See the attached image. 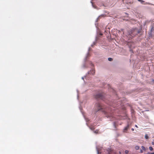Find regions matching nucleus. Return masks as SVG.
Listing matches in <instances>:
<instances>
[{
	"mask_svg": "<svg viewBox=\"0 0 154 154\" xmlns=\"http://www.w3.org/2000/svg\"><path fill=\"white\" fill-rule=\"evenodd\" d=\"M141 148L143 150H146L144 146H142Z\"/></svg>",
	"mask_w": 154,
	"mask_h": 154,
	"instance_id": "9b49d317",
	"label": "nucleus"
},
{
	"mask_svg": "<svg viewBox=\"0 0 154 154\" xmlns=\"http://www.w3.org/2000/svg\"><path fill=\"white\" fill-rule=\"evenodd\" d=\"M149 149L150 151H152L153 150V148L151 146H149Z\"/></svg>",
	"mask_w": 154,
	"mask_h": 154,
	"instance_id": "1a4fd4ad",
	"label": "nucleus"
},
{
	"mask_svg": "<svg viewBox=\"0 0 154 154\" xmlns=\"http://www.w3.org/2000/svg\"><path fill=\"white\" fill-rule=\"evenodd\" d=\"M148 154H154V152L153 153H149Z\"/></svg>",
	"mask_w": 154,
	"mask_h": 154,
	"instance_id": "dca6fc26",
	"label": "nucleus"
},
{
	"mask_svg": "<svg viewBox=\"0 0 154 154\" xmlns=\"http://www.w3.org/2000/svg\"><path fill=\"white\" fill-rule=\"evenodd\" d=\"M108 60L109 61H112V59L111 58H108Z\"/></svg>",
	"mask_w": 154,
	"mask_h": 154,
	"instance_id": "9d476101",
	"label": "nucleus"
},
{
	"mask_svg": "<svg viewBox=\"0 0 154 154\" xmlns=\"http://www.w3.org/2000/svg\"><path fill=\"white\" fill-rule=\"evenodd\" d=\"M129 128V125H127V126L126 127H125V128H124V131L125 132H126V131L128 130V129Z\"/></svg>",
	"mask_w": 154,
	"mask_h": 154,
	"instance_id": "f03ea898",
	"label": "nucleus"
},
{
	"mask_svg": "<svg viewBox=\"0 0 154 154\" xmlns=\"http://www.w3.org/2000/svg\"><path fill=\"white\" fill-rule=\"evenodd\" d=\"M125 152L126 154L128 153V150H126L125 151Z\"/></svg>",
	"mask_w": 154,
	"mask_h": 154,
	"instance_id": "ddd939ff",
	"label": "nucleus"
},
{
	"mask_svg": "<svg viewBox=\"0 0 154 154\" xmlns=\"http://www.w3.org/2000/svg\"><path fill=\"white\" fill-rule=\"evenodd\" d=\"M135 126L137 128H138V126L137 125H135Z\"/></svg>",
	"mask_w": 154,
	"mask_h": 154,
	"instance_id": "f3484780",
	"label": "nucleus"
},
{
	"mask_svg": "<svg viewBox=\"0 0 154 154\" xmlns=\"http://www.w3.org/2000/svg\"><path fill=\"white\" fill-rule=\"evenodd\" d=\"M108 154H116L112 150H110L108 152Z\"/></svg>",
	"mask_w": 154,
	"mask_h": 154,
	"instance_id": "20e7f679",
	"label": "nucleus"
},
{
	"mask_svg": "<svg viewBox=\"0 0 154 154\" xmlns=\"http://www.w3.org/2000/svg\"><path fill=\"white\" fill-rule=\"evenodd\" d=\"M135 149L137 150H138L139 149V146H136L135 147Z\"/></svg>",
	"mask_w": 154,
	"mask_h": 154,
	"instance_id": "0eeeda50",
	"label": "nucleus"
},
{
	"mask_svg": "<svg viewBox=\"0 0 154 154\" xmlns=\"http://www.w3.org/2000/svg\"><path fill=\"white\" fill-rule=\"evenodd\" d=\"M95 98L97 99H100L103 100V99L104 97L103 96L102 94H99L96 95L95 96Z\"/></svg>",
	"mask_w": 154,
	"mask_h": 154,
	"instance_id": "f257e3e1",
	"label": "nucleus"
},
{
	"mask_svg": "<svg viewBox=\"0 0 154 154\" xmlns=\"http://www.w3.org/2000/svg\"><path fill=\"white\" fill-rule=\"evenodd\" d=\"M138 1L139 2H141V3L142 4H144V1H143V0H138Z\"/></svg>",
	"mask_w": 154,
	"mask_h": 154,
	"instance_id": "39448f33",
	"label": "nucleus"
},
{
	"mask_svg": "<svg viewBox=\"0 0 154 154\" xmlns=\"http://www.w3.org/2000/svg\"><path fill=\"white\" fill-rule=\"evenodd\" d=\"M98 130H97L96 131H95L94 132L95 133H98Z\"/></svg>",
	"mask_w": 154,
	"mask_h": 154,
	"instance_id": "4468645a",
	"label": "nucleus"
},
{
	"mask_svg": "<svg viewBox=\"0 0 154 154\" xmlns=\"http://www.w3.org/2000/svg\"><path fill=\"white\" fill-rule=\"evenodd\" d=\"M119 153L120 154H121V152H119Z\"/></svg>",
	"mask_w": 154,
	"mask_h": 154,
	"instance_id": "6ab92c4d",
	"label": "nucleus"
},
{
	"mask_svg": "<svg viewBox=\"0 0 154 154\" xmlns=\"http://www.w3.org/2000/svg\"><path fill=\"white\" fill-rule=\"evenodd\" d=\"M100 35H102V33H100Z\"/></svg>",
	"mask_w": 154,
	"mask_h": 154,
	"instance_id": "aec40b11",
	"label": "nucleus"
},
{
	"mask_svg": "<svg viewBox=\"0 0 154 154\" xmlns=\"http://www.w3.org/2000/svg\"><path fill=\"white\" fill-rule=\"evenodd\" d=\"M95 73V71L94 70H92V71H91L89 72H88V74L93 75Z\"/></svg>",
	"mask_w": 154,
	"mask_h": 154,
	"instance_id": "7ed1b4c3",
	"label": "nucleus"
},
{
	"mask_svg": "<svg viewBox=\"0 0 154 154\" xmlns=\"http://www.w3.org/2000/svg\"><path fill=\"white\" fill-rule=\"evenodd\" d=\"M116 122H114L113 125H114V127H115V128H116Z\"/></svg>",
	"mask_w": 154,
	"mask_h": 154,
	"instance_id": "f8f14e48",
	"label": "nucleus"
},
{
	"mask_svg": "<svg viewBox=\"0 0 154 154\" xmlns=\"http://www.w3.org/2000/svg\"><path fill=\"white\" fill-rule=\"evenodd\" d=\"M97 106H99V108L98 110H100V109H101V107H100V105L99 103H98L97 104Z\"/></svg>",
	"mask_w": 154,
	"mask_h": 154,
	"instance_id": "423d86ee",
	"label": "nucleus"
},
{
	"mask_svg": "<svg viewBox=\"0 0 154 154\" xmlns=\"http://www.w3.org/2000/svg\"><path fill=\"white\" fill-rule=\"evenodd\" d=\"M131 130H132V131H134V128H132L131 129Z\"/></svg>",
	"mask_w": 154,
	"mask_h": 154,
	"instance_id": "a211bd4d",
	"label": "nucleus"
},
{
	"mask_svg": "<svg viewBox=\"0 0 154 154\" xmlns=\"http://www.w3.org/2000/svg\"><path fill=\"white\" fill-rule=\"evenodd\" d=\"M143 150L142 149H141V150H140V152L141 153H143Z\"/></svg>",
	"mask_w": 154,
	"mask_h": 154,
	"instance_id": "2eb2a0df",
	"label": "nucleus"
},
{
	"mask_svg": "<svg viewBox=\"0 0 154 154\" xmlns=\"http://www.w3.org/2000/svg\"><path fill=\"white\" fill-rule=\"evenodd\" d=\"M145 138L146 139H148L149 138V137L147 135V134H146L145 136Z\"/></svg>",
	"mask_w": 154,
	"mask_h": 154,
	"instance_id": "6e6552de",
	"label": "nucleus"
}]
</instances>
